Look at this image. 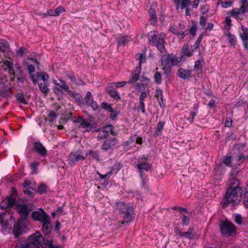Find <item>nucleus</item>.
Listing matches in <instances>:
<instances>
[{
  "mask_svg": "<svg viewBox=\"0 0 248 248\" xmlns=\"http://www.w3.org/2000/svg\"><path fill=\"white\" fill-rule=\"evenodd\" d=\"M228 186L222 201L223 208H226L231 204L233 206L238 204L242 200L243 189L238 179L233 178L230 180Z\"/></svg>",
  "mask_w": 248,
  "mask_h": 248,
  "instance_id": "obj_1",
  "label": "nucleus"
},
{
  "mask_svg": "<svg viewBox=\"0 0 248 248\" xmlns=\"http://www.w3.org/2000/svg\"><path fill=\"white\" fill-rule=\"evenodd\" d=\"M116 208L123 215L124 219L121 224L132 222L136 216L135 207L132 203L119 201L116 203Z\"/></svg>",
  "mask_w": 248,
  "mask_h": 248,
  "instance_id": "obj_2",
  "label": "nucleus"
},
{
  "mask_svg": "<svg viewBox=\"0 0 248 248\" xmlns=\"http://www.w3.org/2000/svg\"><path fill=\"white\" fill-rule=\"evenodd\" d=\"M149 155H142L138 157L136 168L137 172H145L150 170L152 167V164L149 162Z\"/></svg>",
  "mask_w": 248,
  "mask_h": 248,
  "instance_id": "obj_3",
  "label": "nucleus"
},
{
  "mask_svg": "<svg viewBox=\"0 0 248 248\" xmlns=\"http://www.w3.org/2000/svg\"><path fill=\"white\" fill-rule=\"evenodd\" d=\"M219 229L222 235L229 237L235 233L236 227L228 220H221L219 222Z\"/></svg>",
  "mask_w": 248,
  "mask_h": 248,
  "instance_id": "obj_4",
  "label": "nucleus"
},
{
  "mask_svg": "<svg viewBox=\"0 0 248 248\" xmlns=\"http://www.w3.org/2000/svg\"><path fill=\"white\" fill-rule=\"evenodd\" d=\"M244 148L245 145L243 144L238 145L231 152L233 161L236 162L234 165L239 166L244 162L245 155L243 153Z\"/></svg>",
  "mask_w": 248,
  "mask_h": 248,
  "instance_id": "obj_5",
  "label": "nucleus"
},
{
  "mask_svg": "<svg viewBox=\"0 0 248 248\" xmlns=\"http://www.w3.org/2000/svg\"><path fill=\"white\" fill-rule=\"evenodd\" d=\"M160 56L161 63L166 64L171 67L177 65L182 60L173 53L162 54Z\"/></svg>",
  "mask_w": 248,
  "mask_h": 248,
  "instance_id": "obj_6",
  "label": "nucleus"
},
{
  "mask_svg": "<svg viewBox=\"0 0 248 248\" xmlns=\"http://www.w3.org/2000/svg\"><path fill=\"white\" fill-rule=\"evenodd\" d=\"M14 222L15 218L9 212L5 211L0 214V224L3 229H6L11 227Z\"/></svg>",
  "mask_w": 248,
  "mask_h": 248,
  "instance_id": "obj_7",
  "label": "nucleus"
},
{
  "mask_svg": "<svg viewBox=\"0 0 248 248\" xmlns=\"http://www.w3.org/2000/svg\"><path fill=\"white\" fill-rule=\"evenodd\" d=\"M31 150L32 152L36 153L40 157H46L47 154L46 148L40 140L33 142Z\"/></svg>",
  "mask_w": 248,
  "mask_h": 248,
  "instance_id": "obj_8",
  "label": "nucleus"
},
{
  "mask_svg": "<svg viewBox=\"0 0 248 248\" xmlns=\"http://www.w3.org/2000/svg\"><path fill=\"white\" fill-rule=\"evenodd\" d=\"M44 238L40 233L36 232L30 236L29 241L26 242L29 244H33L34 245V248H43L42 242H44Z\"/></svg>",
  "mask_w": 248,
  "mask_h": 248,
  "instance_id": "obj_9",
  "label": "nucleus"
},
{
  "mask_svg": "<svg viewBox=\"0 0 248 248\" xmlns=\"http://www.w3.org/2000/svg\"><path fill=\"white\" fill-rule=\"evenodd\" d=\"M86 158L85 156L78 154L77 152H72L68 155V164L73 166L80 161H83Z\"/></svg>",
  "mask_w": 248,
  "mask_h": 248,
  "instance_id": "obj_10",
  "label": "nucleus"
},
{
  "mask_svg": "<svg viewBox=\"0 0 248 248\" xmlns=\"http://www.w3.org/2000/svg\"><path fill=\"white\" fill-rule=\"evenodd\" d=\"M248 11L244 9H242L240 7L239 8H234L230 11V15L236 20L242 21L244 18L245 13Z\"/></svg>",
  "mask_w": 248,
  "mask_h": 248,
  "instance_id": "obj_11",
  "label": "nucleus"
},
{
  "mask_svg": "<svg viewBox=\"0 0 248 248\" xmlns=\"http://www.w3.org/2000/svg\"><path fill=\"white\" fill-rule=\"evenodd\" d=\"M114 82L110 83L106 87L105 90L110 97L117 101L118 100H120L121 97L119 93L114 87Z\"/></svg>",
  "mask_w": 248,
  "mask_h": 248,
  "instance_id": "obj_12",
  "label": "nucleus"
},
{
  "mask_svg": "<svg viewBox=\"0 0 248 248\" xmlns=\"http://www.w3.org/2000/svg\"><path fill=\"white\" fill-rule=\"evenodd\" d=\"M31 217L35 221L43 222L49 217V216L42 209L40 211H35L31 213Z\"/></svg>",
  "mask_w": 248,
  "mask_h": 248,
  "instance_id": "obj_13",
  "label": "nucleus"
},
{
  "mask_svg": "<svg viewBox=\"0 0 248 248\" xmlns=\"http://www.w3.org/2000/svg\"><path fill=\"white\" fill-rule=\"evenodd\" d=\"M139 174L140 185L141 189L145 192L150 191V188L148 186L149 178L148 176L145 172L138 173Z\"/></svg>",
  "mask_w": 248,
  "mask_h": 248,
  "instance_id": "obj_14",
  "label": "nucleus"
},
{
  "mask_svg": "<svg viewBox=\"0 0 248 248\" xmlns=\"http://www.w3.org/2000/svg\"><path fill=\"white\" fill-rule=\"evenodd\" d=\"M165 34L164 33L158 34L157 31H151L148 34V38L149 39L150 44L154 46L160 39L164 38Z\"/></svg>",
  "mask_w": 248,
  "mask_h": 248,
  "instance_id": "obj_15",
  "label": "nucleus"
},
{
  "mask_svg": "<svg viewBox=\"0 0 248 248\" xmlns=\"http://www.w3.org/2000/svg\"><path fill=\"white\" fill-rule=\"evenodd\" d=\"M117 140L116 138H110L106 139L103 142L101 146V149L107 151L109 149H113L117 144Z\"/></svg>",
  "mask_w": 248,
  "mask_h": 248,
  "instance_id": "obj_16",
  "label": "nucleus"
},
{
  "mask_svg": "<svg viewBox=\"0 0 248 248\" xmlns=\"http://www.w3.org/2000/svg\"><path fill=\"white\" fill-rule=\"evenodd\" d=\"M24 221L22 219H18L17 222L14 224V233L16 238H18L22 233L24 229L25 225Z\"/></svg>",
  "mask_w": 248,
  "mask_h": 248,
  "instance_id": "obj_17",
  "label": "nucleus"
},
{
  "mask_svg": "<svg viewBox=\"0 0 248 248\" xmlns=\"http://www.w3.org/2000/svg\"><path fill=\"white\" fill-rule=\"evenodd\" d=\"M59 83L58 82V81L55 80L54 81V84L58 87L56 88V90L58 92H60L62 93H63L64 91H65L67 93L68 92L70 91L69 88L68 86L67 85L65 80L62 79V78L58 79Z\"/></svg>",
  "mask_w": 248,
  "mask_h": 248,
  "instance_id": "obj_18",
  "label": "nucleus"
},
{
  "mask_svg": "<svg viewBox=\"0 0 248 248\" xmlns=\"http://www.w3.org/2000/svg\"><path fill=\"white\" fill-rule=\"evenodd\" d=\"M242 32L240 33L239 36L242 41L243 45L246 50H248V28L242 26Z\"/></svg>",
  "mask_w": 248,
  "mask_h": 248,
  "instance_id": "obj_19",
  "label": "nucleus"
},
{
  "mask_svg": "<svg viewBox=\"0 0 248 248\" xmlns=\"http://www.w3.org/2000/svg\"><path fill=\"white\" fill-rule=\"evenodd\" d=\"M51 219L50 217L46 219L45 221L42 223V227L41 230L45 235V237L49 236V234L50 233L52 227L51 224Z\"/></svg>",
  "mask_w": 248,
  "mask_h": 248,
  "instance_id": "obj_20",
  "label": "nucleus"
},
{
  "mask_svg": "<svg viewBox=\"0 0 248 248\" xmlns=\"http://www.w3.org/2000/svg\"><path fill=\"white\" fill-rule=\"evenodd\" d=\"M192 70H186L183 68H180L177 72V76L183 80H189L192 77L191 75Z\"/></svg>",
  "mask_w": 248,
  "mask_h": 248,
  "instance_id": "obj_21",
  "label": "nucleus"
},
{
  "mask_svg": "<svg viewBox=\"0 0 248 248\" xmlns=\"http://www.w3.org/2000/svg\"><path fill=\"white\" fill-rule=\"evenodd\" d=\"M13 91L9 85L0 87V96L5 98H11Z\"/></svg>",
  "mask_w": 248,
  "mask_h": 248,
  "instance_id": "obj_22",
  "label": "nucleus"
},
{
  "mask_svg": "<svg viewBox=\"0 0 248 248\" xmlns=\"http://www.w3.org/2000/svg\"><path fill=\"white\" fill-rule=\"evenodd\" d=\"M44 248H61L60 245L54 243L53 239L49 236L44 237Z\"/></svg>",
  "mask_w": 248,
  "mask_h": 248,
  "instance_id": "obj_23",
  "label": "nucleus"
},
{
  "mask_svg": "<svg viewBox=\"0 0 248 248\" xmlns=\"http://www.w3.org/2000/svg\"><path fill=\"white\" fill-rule=\"evenodd\" d=\"M30 210L28 206L26 204H22L19 206V214L20 216V218L22 220H26L27 217L30 213Z\"/></svg>",
  "mask_w": 248,
  "mask_h": 248,
  "instance_id": "obj_24",
  "label": "nucleus"
},
{
  "mask_svg": "<svg viewBox=\"0 0 248 248\" xmlns=\"http://www.w3.org/2000/svg\"><path fill=\"white\" fill-rule=\"evenodd\" d=\"M155 96L156 98L160 107L162 108L165 107V104L163 102V90L159 87H156Z\"/></svg>",
  "mask_w": 248,
  "mask_h": 248,
  "instance_id": "obj_25",
  "label": "nucleus"
},
{
  "mask_svg": "<svg viewBox=\"0 0 248 248\" xmlns=\"http://www.w3.org/2000/svg\"><path fill=\"white\" fill-rule=\"evenodd\" d=\"M69 96L73 100H75V102L77 103L78 105H80L84 104V100L80 95L78 93H74L71 90H70L67 93Z\"/></svg>",
  "mask_w": 248,
  "mask_h": 248,
  "instance_id": "obj_26",
  "label": "nucleus"
},
{
  "mask_svg": "<svg viewBox=\"0 0 248 248\" xmlns=\"http://www.w3.org/2000/svg\"><path fill=\"white\" fill-rule=\"evenodd\" d=\"M147 96V93L145 92H142L139 97V106L138 107V109H140L143 113H145V105L144 101Z\"/></svg>",
  "mask_w": 248,
  "mask_h": 248,
  "instance_id": "obj_27",
  "label": "nucleus"
},
{
  "mask_svg": "<svg viewBox=\"0 0 248 248\" xmlns=\"http://www.w3.org/2000/svg\"><path fill=\"white\" fill-rule=\"evenodd\" d=\"M141 72L140 68H136L133 72H132V75L127 81L128 84L135 83L139 79L140 74Z\"/></svg>",
  "mask_w": 248,
  "mask_h": 248,
  "instance_id": "obj_28",
  "label": "nucleus"
},
{
  "mask_svg": "<svg viewBox=\"0 0 248 248\" xmlns=\"http://www.w3.org/2000/svg\"><path fill=\"white\" fill-rule=\"evenodd\" d=\"M148 13L150 16V21L151 24L155 26L157 22V17L156 16V11L155 9L153 8L151 6L148 10Z\"/></svg>",
  "mask_w": 248,
  "mask_h": 248,
  "instance_id": "obj_29",
  "label": "nucleus"
},
{
  "mask_svg": "<svg viewBox=\"0 0 248 248\" xmlns=\"http://www.w3.org/2000/svg\"><path fill=\"white\" fill-rule=\"evenodd\" d=\"M170 31L173 34L177 36L179 40H183L184 39L185 36L188 35V33L185 34V32L179 31L178 30L174 27L171 26L170 29Z\"/></svg>",
  "mask_w": 248,
  "mask_h": 248,
  "instance_id": "obj_30",
  "label": "nucleus"
},
{
  "mask_svg": "<svg viewBox=\"0 0 248 248\" xmlns=\"http://www.w3.org/2000/svg\"><path fill=\"white\" fill-rule=\"evenodd\" d=\"M154 46H155L159 51L161 53H164L167 51V49L165 46V41L164 38L160 39Z\"/></svg>",
  "mask_w": 248,
  "mask_h": 248,
  "instance_id": "obj_31",
  "label": "nucleus"
},
{
  "mask_svg": "<svg viewBox=\"0 0 248 248\" xmlns=\"http://www.w3.org/2000/svg\"><path fill=\"white\" fill-rule=\"evenodd\" d=\"M123 165L120 162H116L114 163L113 166L109 167V172L111 174L116 175L118 172L122 168Z\"/></svg>",
  "mask_w": 248,
  "mask_h": 248,
  "instance_id": "obj_32",
  "label": "nucleus"
},
{
  "mask_svg": "<svg viewBox=\"0 0 248 248\" xmlns=\"http://www.w3.org/2000/svg\"><path fill=\"white\" fill-rule=\"evenodd\" d=\"M135 58L137 60L139 61V66L137 68H140L141 69V64L146 62V56L145 53H139L136 54Z\"/></svg>",
  "mask_w": 248,
  "mask_h": 248,
  "instance_id": "obj_33",
  "label": "nucleus"
},
{
  "mask_svg": "<svg viewBox=\"0 0 248 248\" xmlns=\"http://www.w3.org/2000/svg\"><path fill=\"white\" fill-rule=\"evenodd\" d=\"M191 26L188 30V33L192 35V38H193L196 34L197 31V22L194 20H191Z\"/></svg>",
  "mask_w": 248,
  "mask_h": 248,
  "instance_id": "obj_34",
  "label": "nucleus"
},
{
  "mask_svg": "<svg viewBox=\"0 0 248 248\" xmlns=\"http://www.w3.org/2000/svg\"><path fill=\"white\" fill-rule=\"evenodd\" d=\"M227 37V40L230 46L234 47L237 43V38L234 35L232 34L230 32L226 34Z\"/></svg>",
  "mask_w": 248,
  "mask_h": 248,
  "instance_id": "obj_35",
  "label": "nucleus"
},
{
  "mask_svg": "<svg viewBox=\"0 0 248 248\" xmlns=\"http://www.w3.org/2000/svg\"><path fill=\"white\" fill-rule=\"evenodd\" d=\"M79 127L85 128L86 132H89L90 130H91V124L86 119H84V118H82L80 123Z\"/></svg>",
  "mask_w": 248,
  "mask_h": 248,
  "instance_id": "obj_36",
  "label": "nucleus"
},
{
  "mask_svg": "<svg viewBox=\"0 0 248 248\" xmlns=\"http://www.w3.org/2000/svg\"><path fill=\"white\" fill-rule=\"evenodd\" d=\"M15 97L16 101L20 104L27 105L28 101L25 98L24 95L22 93H17L15 94Z\"/></svg>",
  "mask_w": 248,
  "mask_h": 248,
  "instance_id": "obj_37",
  "label": "nucleus"
},
{
  "mask_svg": "<svg viewBox=\"0 0 248 248\" xmlns=\"http://www.w3.org/2000/svg\"><path fill=\"white\" fill-rule=\"evenodd\" d=\"M233 158L232 155V153L230 152L228 155L224 157L223 162L224 164L229 167H232V166Z\"/></svg>",
  "mask_w": 248,
  "mask_h": 248,
  "instance_id": "obj_38",
  "label": "nucleus"
},
{
  "mask_svg": "<svg viewBox=\"0 0 248 248\" xmlns=\"http://www.w3.org/2000/svg\"><path fill=\"white\" fill-rule=\"evenodd\" d=\"M193 52L192 50H190L189 45L187 44L185 45L182 48V53L184 56L190 57L192 56Z\"/></svg>",
  "mask_w": 248,
  "mask_h": 248,
  "instance_id": "obj_39",
  "label": "nucleus"
},
{
  "mask_svg": "<svg viewBox=\"0 0 248 248\" xmlns=\"http://www.w3.org/2000/svg\"><path fill=\"white\" fill-rule=\"evenodd\" d=\"M92 155L93 159L96 160L97 161H100V152L98 151H92L89 150L86 152V155Z\"/></svg>",
  "mask_w": 248,
  "mask_h": 248,
  "instance_id": "obj_40",
  "label": "nucleus"
},
{
  "mask_svg": "<svg viewBox=\"0 0 248 248\" xmlns=\"http://www.w3.org/2000/svg\"><path fill=\"white\" fill-rule=\"evenodd\" d=\"M83 100L85 102L84 104L87 106L94 100L93 96L91 92L88 91L86 93Z\"/></svg>",
  "mask_w": 248,
  "mask_h": 248,
  "instance_id": "obj_41",
  "label": "nucleus"
},
{
  "mask_svg": "<svg viewBox=\"0 0 248 248\" xmlns=\"http://www.w3.org/2000/svg\"><path fill=\"white\" fill-rule=\"evenodd\" d=\"M38 87L40 91L45 95H46L49 92V89L47 87L46 82L38 83Z\"/></svg>",
  "mask_w": 248,
  "mask_h": 248,
  "instance_id": "obj_42",
  "label": "nucleus"
},
{
  "mask_svg": "<svg viewBox=\"0 0 248 248\" xmlns=\"http://www.w3.org/2000/svg\"><path fill=\"white\" fill-rule=\"evenodd\" d=\"M165 124V122L160 121L158 123L157 128L155 130V135L156 136H159L161 135L162 131L163 129Z\"/></svg>",
  "mask_w": 248,
  "mask_h": 248,
  "instance_id": "obj_43",
  "label": "nucleus"
},
{
  "mask_svg": "<svg viewBox=\"0 0 248 248\" xmlns=\"http://www.w3.org/2000/svg\"><path fill=\"white\" fill-rule=\"evenodd\" d=\"M130 38L128 36L123 35L120 37L118 44L119 46H125L126 45L127 43L130 41Z\"/></svg>",
  "mask_w": 248,
  "mask_h": 248,
  "instance_id": "obj_44",
  "label": "nucleus"
},
{
  "mask_svg": "<svg viewBox=\"0 0 248 248\" xmlns=\"http://www.w3.org/2000/svg\"><path fill=\"white\" fill-rule=\"evenodd\" d=\"M194 109L196 110V111H194L193 110H190L189 113V116L186 119L191 124L193 123V122H194V118L197 115V113H198V110H197V107H196L195 106L194 107Z\"/></svg>",
  "mask_w": 248,
  "mask_h": 248,
  "instance_id": "obj_45",
  "label": "nucleus"
},
{
  "mask_svg": "<svg viewBox=\"0 0 248 248\" xmlns=\"http://www.w3.org/2000/svg\"><path fill=\"white\" fill-rule=\"evenodd\" d=\"M34 245L33 244H28L26 242L21 243L18 242L16 246V248H34Z\"/></svg>",
  "mask_w": 248,
  "mask_h": 248,
  "instance_id": "obj_46",
  "label": "nucleus"
},
{
  "mask_svg": "<svg viewBox=\"0 0 248 248\" xmlns=\"http://www.w3.org/2000/svg\"><path fill=\"white\" fill-rule=\"evenodd\" d=\"M203 39V35L201 34L198 38L195 44L191 46L192 52H194L197 48L199 47Z\"/></svg>",
  "mask_w": 248,
  "mask_h": 248,
  "instance_id": "obj_47",
  "label": "nucleus"
},
{
  "mask_svg": "<svg viewBox=\"0 0 248 248\" xmlns=\"http://www.w3.org/2000/svg\"><path fill=\"white\" fill-rule=\"evenodd\" d=\"M47 186L45 183H41L38 186L37 192L39 194L42 195L46 193Z\"/></svg>",
  "mask_w": 248,
  "mask_h": 248,
  "instance_id": "obj_48",
  "label": "nucleus"
},
{
  "mask_svg": "<svg viewBox=\"0 0 248 248\" xmlns=\"http://www.w3.org/2000/svg\"><path fill=\"white\" fill-rule=\"evenodd\" d=\"M180 219L182 221V224L185 226H188L190 224V219L189 217H187L184 214L180 215Z\"/></svg>",
  "mask_w": 248,
  "mask_h": 248,
  "instance_id": "obj_49",
  "label": "nucleus"
},
{
  "mask_svg": "<svg viewBox=\"0 0 248 248\" xmlns=\"http://www.w3.org/2000/svg\"><path fill=\"white\" fill-rule=\"evenodd\" d=\"M23 192L25 194L28 195L30 197H33L36 193L35 189H31V187L23 189Z\"/></svg>",
  "mask_w": 248,
  "mask_h": 248,
  "instance_id": "obj_50",
  "label": "nucleus"
},
{
  "mask_svg": "<svg viewBox=\"0 0 248 248\" xmlns=\"http://www.w3.org/2000/svg\"><path fill=\"white\" fill-rule=\"evenodd\" d=\"M38 77L39 78L41 79L44 82L47 83V80L49 78L48 74L45 72H38Z\"/></svg>",
  "mask_w": 248,
  "mask_h": 248,
  "instance_id": "obj_51",
  "label": "nucleus"
},
{
  "mask_svg": "<svg viewBox=\"0 0 248 248\" xmlns=\"http://www.w3.org/2000/svg\"><path fill=\"white\" fill-rule=\"evenodd\" d=\"M47 116L49 117L48 121L53 123L56 119L57 115L55 111L52 110H47Z\"/></svg>",
  "mask_w": 248,
  "mask_h": 248,
  "instance_id": "obj_52",
  "label": "nucleus"
},
{
  "mask_svg": "<svg viewBox=\"0 0 248 248\" xmlns=\"http://www.w3.org/2000/svg\"><path fill=\"white\" fill-rule=\"evenodd\" d=\"M101 108L108 112H112L113 108L110 104L108 103L107 102H104L101 103Z\"/></svg>",
  "mask_w": 248,
  "mask_h": 248,
  "instance_id": "obj_53",
  "label": "nucleus"
},
{
  "mask_svg": "<svg viewBox=\"0 0 248 248\" xmlns=\"http://www.w3.org/2000/svg\"><path fill=\"white\" fill-rule=\"evenodd\" d=\"M162 66V70L166 75H169L171 73V66L164 63H161Z\"/></svg>",
  "mask_w": 248,
  "mask_h": 248,
  "instance_id": "obj_54",
  "label": "nucleus"
},
{
  "mask_svg": "<svg viewBox=\"0 0 248 248\" xmlns=\"http://www.w3.org/2000/svg\"><path fill=\"white\" fill-rule=\"evenodd\" d=\"M178 234L181 237H185V238L188 239H192L194 238V236L192 234H190L187 232H181L180 231H178Z\"/></svg>",
  "mask_w": 248,
  "mask_h": 248,
  "instance_id": "obj_55",
  "label": "nucleus"
},
{
  "mask_svg": "<svg viewBox=\"0 0 248 248\" xmlns=\"http://www.w3.org/2000/svg\"><path fill=\"white\" fill-rule=\"evenodd\" d=\"M154 80H155V82L158 84H160L162 82V76H161V73L159 72H156L155 73V75H154Z\"/></svg>",
  "mask_w": 248,
  "mask_h": 248,
  "instance_id": "obj_56",
  "label": "nucleus"
},
{
  "mask_svg": "<svg viewBox=\"0 0 248 248\" xmlns=\"http://www.w3.org/2000/svg\"><path fill=\"white\" fill-rule=\"evenodd\" d=\"M5 199L9 205L10 208L13 207L16 202V198L13 197L12 196H10Z\"/></svg>",
  "mask_w": 248,
  "mask_h": 248,
  "instance_id": "obj_57",
  "label": "nucleus"
},
{
  "mask_svg": "<svg viewBox=\"0 0 248 248\" xmlns=\"http://www.w3.org/2000/svg\"><path fill=\"white\" fill-rule=\"evenodd\" d=\"M108 136V134L105 132L103 129L102 131H100L97 137V140H100L103 139H106Z\"/></svg>",
  "mask_w": 248,
  "mask_h": 248,
  "instance_id": "obj_58",
  "label": "nucleus"
},
{
  "mask_svg": "<svg viewBox=\"0 0 248 248\" xmlns=\"http://www.w3.org/2000/svg\"><path fill=\"white\" fill-rule=\"evenodd\" d=\"M27 49L24 46L20 47L16 51L17 56L19 57H23L24 54L26 52Z\"/></svg>",
  "mask_w": 248,
  "mask_h": 248,
  "instance_id": "obj_59",
  "label": "nucleus"
},
{
  "mask_svg": "<svg viewBox=\"0 0 248 248\" xmlns=\"http://www.w3.org/2000/svg\"><path fill=\"white\" fill-rule=\"evenodd\" d=\"M9 82L6 76H3L0 78V87L9 85Z\"/></svg>",
  "mask_w": 248,
  "mask_h": 248,
  "instance_id": "obj_60",
  "label": "nucleus"
},
{
  "mask_svg": "<svg viewBox=\"0 0 248 248\" xmlns=\"http://www.w3.org/2000/svg\"><path fill=\"white\" fill-rule=\"evenodd\" d=\"M181 4L180 7L182 9L188 8L190 3H191V0H180Z\"/></svg>",
  "mask_w": 248,
  "mask_h": 248,
  "instance_id": "obj_61",
  "label": "nucleus"
},
{
  "mask_svg": "<svg viewBox=\"0 0 248 248\" xmlns=\"http://www.w3.org/2000/svg\"><path fill=\"white\" fill-rule=\"evenodd\" d=\"M87 106L92 108L94 111H97L99 108V106L98 105L97 103L94 100L91 102Z\"/></svg>",
  "mask_w": 248,
  "mask_h": 248,
  "instance_id": "obj_62",
  "label": "nucleus"
},
{
  "mask_svg": "<svg viewBox=\"0 0 248 248\" xmlns=\"http://www.w3.org/2000/svg\"><path fill=\"white\" fill-rule=\"evenodd\" d=\"M207 19L206 16H201L200 18L199 24L202 29H203L206 25Z\"/></svg>",
  "mask_w": 248,
  "mask_h": 248,
  "instance_id": "obj_63",
  "label": "nucleus"
},
{
  "mask_svg": "<svg viewBox=\"0 0 248 248\" xmlns=\"http://www.w3.org/2000/svg\"><path fill=\"white\" fill-rule=\"evenodd\" d=\"M141 84L142 86L144 88L146 87L147 85L149 84L150 80L149 78L145 77H142L141 79Z\"/></svg>",
  "mask_w": 248,
  "mask_h": 248,
  "instance_id": "obj_64",
  "label": "nucleus"
}]
</instances>
